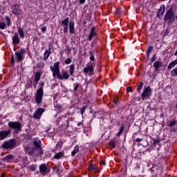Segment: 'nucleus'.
<instances>
[{"mask_svg":"<svg viewBox=\"0 0 177 177\" xmlns=\"http://www.w3.org/2000/svg\"><path fill=\"white\" fill-rule=\"evenodd\" d=\"M12 44L13 45H17L20 44V39L19 38V33L15 32L14 37H12Z\"/></svg>","mask_w":177,"mask_h":177,"instance_id":"nucleus-18","label":"nucleus"},{"mask_svg":"<svg viewBox=\"0 0 177 177\" xmlns=\"http://www.w3.org/2000/svg\"><path fill=\"white\" fill-rule=\"evenodd\" d=\"M45 113V109L42 108H38L36 112L33 115V118L35 120H39L41 118V115Z\"/></svg>","mask_w":177,"mask_h":177,"instance_id":"nucleus-9","label":"nucleus"},{"mask_svg":"<svg viewBox=\"0 0 177 177\" xmlns=\"http://www.w3.org/2000/svg\"><path fill=\"white\" fill-rule=\"evenodd\" d=\"M66 50H68L69 52L71 51V48L70 47V46H66Z\"/></svg>","mask_w":177,"mask_h":177,"instance_id":"nucleus-52","label":"nucleus"},{"mask_svg":"<svg viewBox=\"0 0 177 177\" xmlns=\"http://www.w3.org/2000/svg\"><path fill=\"white\" fill-rule=\"evenodd\" d=\"M41 80V72H36L35 75V82L36 83L39 82V80Z\"/></svg>","mask_w":177,"mask_h":177,"instance_id":"nucleus-21","label":"nucleus"},{"mask_svg":"<svg viewBox=\"0 0 177 177\" xmlns=\"http://www.w3.org/2000/svg\"><path fill=\"white\" fill-rule=\"evenodd\" d=\"M50 68L53 71V76L54 78H59L60 75V68L59 66V62L54 64V66H50Z\"/></svg>","mask_w":177,"mask_h":177,"instance_id":"nucleus-6","label":"nucleus"},{"mask_svg":"<svg viewBox=\"0 0 177 177\" xmlns=\"http://www.w3.org/2000/svg\"><path fill=\"white\" fill-rule=\"evenodd\" d=\"M50 48L45 51L44 60H48L49 56H50Z\"/></svg>","mask_w":177,"mask_h":177,"instance_id":"nucleus-23","label":"nucleus"},{"mask_svg":"<svg viewBox=\"0 0 177 177\" xmlns=\"http://www.w3.org/2000/svg\"><path fill=\"white\" fill-rule=\"evenodd\" d=\"M109 145H110L111 147H112V149H115V142L113 140H111L109 142Z\"/></svg>","mask_w":177,"mask_h":177,"instance_id":"nucleus-36","label":"nucleus"},{"mask_svg":"<svg viewBox=\"0 0 177 177\" xmlns=\"http://www.w3.org/2000/svg\"><path fill=\"white\" fill-rule=\"evenodd\" d=\"M93 171H95V172H99V169L97 167H94V169Z\"/></svg>","mask_w":177,"mask_h":177,"instance_id":"nucleus-51","label":"nucleus"},{"mask_svg":"<svg viewBox=\"0 0 177 177\" xmlns=\"http://www.w3.org/2000/svg\"><path fill=\"white\" fill-rule=\"evenodd\" d=\"M37 83H36V84H34V88H37Z\"/></svg>","mask_w":177,"mask_h":177,"instance_id":"nucleus-56","label":"nucleus"},{"mask_svg":"<svg viewBox=\"0 0 177 177\" xmlns=\"http://www.w3.org/2000/svg\"><path fill=\"white\" fill-rule=\"evenodd\" d=\"M124 129H125V126L122 125L117 136H121V135H122V132H124Z\"/></svg>","mask_w":177,"mask_h":177,"instance_id":"nucleus-29","label":"nucleus"},{"mask_svg":"<svg viewBox=\"0 0 177 177\" xmlns=\"http://www.w3.org/2000/svg\"><path fill=\"white\" fill-rule=\"evenodd\" d=\"M35 149H37V150H39L40 153H42V147L41 146V140H35L33 142Z\"/></svg>","mask_w":177,"mask_h":177,"instance_id":"nucleus-13","label":"nucleus"},{"mask_svg":"<svg viewBox=\"0 0 177 177\" xmlns=\"http://www.w3.org/2000/svg\"><path fill=\"white\" fill-rule=\"evenodd\" d=\"M66 122H67V124H68V120H66Z\"/></svg>","mask_w":177,"mask_h":177,"instance_id":"nucleus-58","label":"nucleus"},{"mask_svg":"<svg viewBox=\"0 0 177 177\" xmlns=\"http://www.w3.org/2000/svg\"><path fill=\"white\" fill-rule=\"evenodd\" d=\"M64 34H67V32H68V26H64Z\"/></svg>","mask_w":177,"mask_h":177,"instance_id":"nucleus-39","label":"nucleus"},{"mask_svg":"<svg viewBox=\"0 0 177 177\" xmlns=\"http://www.w3.org/2000/svg\"><path fill=\"white\" fill-rule=\"evenodd\" d=\"M74 21H70L69 22V30H70V34H74L75 32V28L74 27Z\"/></svg>","mask_w":177,"mask_h":177,"instance_id":"nucleus-19","label":"nucleus"},{"mask_svg":"<svg viewBox=\"0 0 177 177\" xmlns=\"http://www.w3.org/2000/svg\"><path fill=\"white\" fill-rule=\"evenodd\" d=\"M90 60H91V62H93L95 60V55L93 54V53L90 52Z\"/></svg>","mask_w":177,"mask_h":177,"instance_id":"nucleus-37","label":"nucleus"},{"mask_svg":"<svg viewBox=\"0 0 177 177\" xmlns=\"http://www.w3.org/2000/svg\"><path fill=\"white\" fill-rule=\"evenodd\" d=\"M113 103L115 106H118L120 104V100H118V97H115L113 100Z\"/></svg>","mask_w":177,"mask_h":177,"instance_id":"nucleus-33","label":"nucleus"},{"mask_svg":"<svg viewBox=\"0 0 177 177\" xmlns=\"http://www.w3.org/2000/svg\"><path fill=\"white\" fill-rule=\"evenodd\" d=\"M88 169H89V171H93V169H95V167L92 165H90L88 166Z\"/></svg>","mask_w":177,"mask_h":177,"instance_id":"nucleus-43","label":"nucleus"},{"mask_svg":"<svg viewBox=\"0 0 177 177\" xmlns=\"http://www.w3.org/2000/svg\"><path fill=\"white\" fill-rule=\"evenodd\" d=\"M82 125V122H80L77 123V127H81Z\"/></svg>","mask_w":177,"mask_h":177,"instance_id":"nucleus-54","label":"nucleus"},{"mask_svg":"<svg viewBox=\"0 0 177 177\" xmlns=\"http://www.w3.org/2000/svg\"><path fill=\"white\" fill-rule=\"evenodd\" d=\"M40 85L41 87L37 91L35 95L36 103L38 105L42 103V97H44V86L45 85V82H41Z\"/></svg>","mask_w":177,"mask_h":177,"instance_id":"nucleus-2","label":"nucleus"},{"mask_svg":"<svg viewBox=\"0 0 177 177\" xmlns=\"http://www.w3.org/2000/svg\"><path fill=\"white\" fill-rule=\"evenodd\" d=\"M11 64L12 66H14V64H15V55H11Z\"/></svg>","mask_w":177,"mask_h":177,"instance_id":"nucleus-41","label":"nucleus"},{"mask_svg":"<svg viewBox=\"0 0 177 177\" xmlns=\"http://www.w3.org/2000/svg\"><path fill=\"white\" fill-rule=\"evenodd\" d=\"M153 49H154V47H153V46H150L148 49H147V59H149V57H150V53H151V52H153Z\"/></svg>","mask_w":177,"mask_h":177,"instance_id":"nucleus-27","label":"nucleus"},{"mask_svg":"<svg viewBox=\"0 0 177 177\" xmlns=\"http://www.w3.org/2000/svg\"><path fill=\"white\" fill-rule=\"evenodd\" d=\"M86 0H79V2L81 3V5H84V3H85V1Z\"/></svg>","mask_w":177,"mask_h":177,"instance_id":"nucleus-48","label":"nucleus"},{"mask_svg":"<svg viewBox=\"0 0 177 177\" xmlns=\"http://www.w3.org/2000/svg\"><path fill=\"white\" fill-rule=\"evenodd\" d=\"M12 13L13 15H19L20 12H21V10H20V5L19 4H15L12 7Z\"/></svg>","mask_w":177,"mask_h":177,"instance_id":"nucleus-12","label":"nucleus"},{"mask_svg":"<svg viewBox=\"0 0 177 177\" xmlns=\"http://www.w3.org/2000/svg\"><path fill=\"white\" fill-rule=\"evenodd\" d=\"M8 127L11 129H15L17 132H21V123L20 122H8Z\"/></svg>","mask_w":177,"mask_h":177,"instance_id":"nucleus-7","label":"nucleus"},{"mask_svg":"<svg viewBox=\"0 0 177 177\" xmlns=\"http://www.w3.org/2000/svg\"><path fill=\"white\" fill-rule=\"evenodd\" d=\"M39 171L41 174H49V169L45 164H42L39 166Z\"/></svg>","mask_w":177,"mask_h":177,"instance_id":"nucleus-15","label":"nucleus"},{"mask_svg":"<svg viewBox=\"0 0 177 177\" xmlns=\"http://www.w3.org/2000/svg\"><path fill=\"white\" fill-rule=\"evenodd\" d=\"M78 151H80V147L76 146L73 151H72L71 154L73 156V157H74V156H75V154H77V153H78Z\"/></svg>","mask_w":177,"mask_h":177,"instance_id":"nucleus-26","label":"nucleus"},{"mask_svg":"<svg viewBox=\"0 0 177 177\" xmlns=\"http://www.w3.org/2000/svg\"><path fill=\"white\" fill-rule=\"evenodd\" d=\"M142 88H143V82H140L138 88H137V91L138 92H140V91H142Z\"/></svg>","mask_w":177,"mask_h":177,"instance_id":"nucleus-32","label":"nucleus"},{"mask_svg":"<svg viewBox=\"0 0 177 177\" xmlns=\"http://www.w3.org/2000/svg\"><path fill=\"white\" fill-rule=\"evenodd\" d=\"M127 92H132V88L131 86L127 87Z\"/></svg>","mask_w":177,"mask_h":177,"instance_id":"nucleus-47","label":"nucleus"},{"mask_svg":"<svg viewBox=\"0 0 177 177\" xmlns=\"http://www.w3.org/2000/svg\"><path fill=\"white\" fill-rule=\"evenodd\" d=\"M95 30H96V27L92 26L91 30L88 35V41H92V39L97 35V33L95 32Z\"/></svg>","mask_w":177,"mask_h":177,"instance_id":"nucleus-17","label":"nucleus"},{"mask_svg":"<svg viewBox=\"0 0 177 177\" xmlns=\"http://www.w3.org/2000/svg\"><path fill=\"white\" fill-rule=\"evenodd\" d=\"M62 157H63V152H59L55 156V158L56 160H59V158H62Z\"/></svg>","mask_w":177,"mask_h":177,"instance_id":"nucleus-30","label":"nucleus"},{"mask_svg":"<svg viewBox=\"0 0 177 177\" xmlns=\"http://www.w3.org/2000/svg\"><path fill=\"white\" fill-rule=\"evenodd\" d=\"M101 165H106V162L102 161L100 162Z\"/></svg>","mask_w":177,"mask_h":177,"instance_id":"nucleus-53","label":"nucleus"},{"mask_svg":"<svg viewBox=\"0 0 177 177\" xmlns=\"http://www.w3.org/2000/svg\"><path fill=\"white\" fill-rule=\"evenodd\" d=\"M68 23H70V18L66 17L62 21V26H68Z\"/></svg>","mask_w":177,"mask_h":177,"instance_id":"nucleus-25","label":"nucleus"},{"mask_svg":"<svg viewBox=\"0 0 177 177\" xmlns=\"http://www.w3.org/2000/svg\"><path fill=\"white\" fill-rule=\"evenodd\" d=\"M26 51L24 48H21L19 50L17 51L15 53V55L17 57V62L19 63V62H21L23 59H24V55H26Z\"/></svg>","mask_w":177,"mask_h":177,"instance_id":"nucleus-8","label":"nucleus"},{"mask_svg":"<svg viewBox=\"0 0 177 177\" xmlns=\"http://www.w3.org/2000/svg\"><path fill=\"white\" fill-rule=\"evenodd\" d=\"M155 61H156V55H154L152 57V58H151V62L153 63V62H155Z\"/></svg>","mask_w":177,"mask_h":177,"instance_id":"nucleus-46","label":"nucleus"},{"mask_svg":"<svg viewBox=\"0 0 177 177\" xmlns=\"http://www.w3.org/2000/svg\"><path fill=\"white\" fill-rule=\"evenodd\" d=\"M70 78V75L67 73V71H64L62 74H59L58 75V80H60L61 81H63V80H68Z\"/></svg>","mask_w":177,"mask_h":177,"instance_id":"nucleus-14","label":"nucleus"},{"mask_svg":"<svg viewBox=\"0 0 177 177\" xmlns=\"http://www.w3.org/2000/svg\"><path fill=\"white\" fill-rule=\"evenodd\" d=\"M176 124H177L176 120H172V121L168 124V127H172L176 126Z\"/></svg>","mask_w":177,"mask_h":177,"instance_id":"nucleus-34","label":"nucleus"},{"mask_svg":"<svg viewBox=\"0 0 177 177\" xmlns=\"http://www.w3.org/2000/svg\"><path fill=\"white\" fill-rule=\"evenodd\" d=\"M1 177H5V173H2L1 176Z\"/></svg>","mask_w":177,"mask_h":177,"instance_id":"nucleus-55","label":"nucleus"},{"mask_svg":"<svg viewBox=\"0 0 177 177\" xmlns=\"http://www.w3.org/2000/svg\"><path fill=\"white\" fill-rule=\"evenodd\" d=\"M57 174H58V172H59V168L58 169H57Z\"/></svg>","mask_w":177,"mask_h":177,"instance_id":"nucleus-57","label":"nucleus"},{"mask_svg":"<svg viewBox=\"0 0 177 177\" xmlns=\"http://www.w3.org/2000/svg\"><path fill=\"white\" fill-rule=\"evenodd\" d=\"M28 169H31L32 172H35V169H37V166L35 165H32L30 166H28Z\"/></svg>","mask_w":177,"mask_h":177,"instance_id":"nucleus-31","label":"nucleus"},{"mask_svg":"<svg viewBox=\"0 0 177 177\" xmlns=\"http://www.w3.org/2000/svg\"><path fill=\"white\" fill-rule=\"evenodd\" d=\"M160 143L159 140H153V145H158Z\"/></svg>","mask_w":177,"mask_h":177,"instance_id":"nucleus-44","label":"nucleus"},{"mask_svg":"<svg viewBox=\"0 0 177 177\" xmlns=\"http://www.w3.org/2000/svg\"><path fill=\"white\" fill-rule=\"evenodd\" d=\"M12 132V130L9 129L8 131H0V140H3V139H6L9 135H10V133Z\"/></svg>","mask_w":177,"mask_h":177,"instance_id":"nucleus-10","label":"nucleus"},{"mask_svg":"<svg viewBox=\"0 0 177 177\" xmlns=\"http://www.w3.org/2000/svg\"><path fill=\"white\" fill-rule=\"evenodd\" d=\"M25 151L28 156H35V157L44 154V151L41 152L39 151V149H37V148L32 147L30 150V147H26Z\"/></svg>","mask_w":177,"mask_h":177,"instance_id":"nucleus-3","label":"nucleus"},{"mask_svg":"<svg viewBox=\"0 0 177 177\" xmlns=\"http://www.w3.org/2000/svg\"><path fill=\"white\" fill-rule=\"evenodd\" d=\"M78 88H80V84H77L75 85V86L74 87V91H77L78 89Z\"/></svg>","mask_w":177,"mask_h":177,"instance_id":"nucleus-45","label":"nucleus"},{"mask_svg":"<svg viewBox=\"0 0 177 177\" xmlns=\"http://www.w3.org/2000/svg\"><path fill=\"white\" fill-rule=\"evenodd\" d=\"M2 160L6 161V162H12V161H13V155H8L4 157Z\"/></svg>","mask_w":177,"mask_h":177,"instance_id":"nucleus-20","label":"nucleus"},{"mask_svg":"<svg viewBox=\"0 0 177 177\" xmlns=\"http://www.w3.org/2000/svg\"><path fill=\"white\" fill-rule=\"evenodd\" d=\"M5 27H6V24L3 22L0 23V28L1 30H5Z\"/></svg>","mask_w":177,"mask_h":177,"instance_id":"nucleus-35","label":"nucleus"},{"mask_svg":"<svg viewBox=\"0 0 177 177\" xmlns=\"http://www.w3.org/2000/svg\"><path fill=\"white\" fill-rule=\"evenodd\" d=\"M6 20L7 21L8 26H10V18H9V17H6Z\"/></svg>","mask_w":177,"mask_h":177,"instance_id":"nucleus-40","label":"nucleus"},{"mask_svg":"<svg viewBox=\"0 0 177 177\" xmlns=\"http://www.w3.org/2000/svg\"><path fill=\"white\" fill-rule=\"evenodd\" d=\"M86 109H88V106H84V107H82L81 109H80V111H81V114H84V113H85V110H86Z\"/></svg>","mask_w":177,"mask_h":177,"instance_id":"nucleus-38","label":"nucleus"},{"mask_svg":"<svg viewBox=\"0 0 177 177\" xmlns=\"http://www.w3.org/2000/svg\"><path fill=\"white\" fill-rule=\"evenodd\" d=\"M70 74L72 77H74V71H75V65L72 64L69 66Z\"/></svg>","mask_w":177,"mask_h":177,"instance_id":"nucleus-22","label":"nucleus"},{"mask_svg":"<svg viewBox=\"0 0 177 177\" xmlns=\"http://www.w3.org/2000/svg\"><path fill=\"white\" fill-rule=\"evenodd\" d=\"M161 62H156L153 64V67H155V68H156V70H158L159 67H161Z\"/></svg>","mask_w":177,"mask_h":177,"instance_id":"nucleus-28","label":"nucleus"},{"mask_svg":"<svg viewBox=\"0 0 177 177\" xmlns=\"http://www.w3.org/2000/svg\"><path fill=\"white\" fill-rule=\"evenodd\" d=\"M142 140H143V139L142 138H137L135 140V142H142Z\"/></svg>","mask_w":177,"mask_h":177,"instance_id":"nucleus-49","label":"nucleus"},{"mask_svg":"<svg viewBox=\"0 0 177 177\" xmlns=\"http://www.w3.org/2000/svg\"><path fill=\"white\" fill-rule=\"evenodd\" d=\"M18 32L21 38H24V30L23 28L18 27Z\"/></svg>","mask_w":177,"mask_h":177,"instance_id":"nucleus-24","label":"nucleus"},{"mask_svg":"<svg viewBox=\"0 0 177 177\" xmlns=\"http://www.w3.org/2000/svg\"><path fill=\"white\" fill-rule=\"evenodd\" d=\"M70 63H71V59L70 58L66 59L65 61V64H70Z\"/></svg>","mask_w":177,"mask_h":177,"instance_id":"nucleus-42","label":"nucleus"},{"mask_svg":"<svg viewBox=\"0 0 177 177\" xmlns=\"http://www.w3.org/2000/svg\"><path fill=\"white\" fill-rule=\"evenodd\" d=\"M16 145H17V141L16 139H11L8 141L4 142L2 145L3 149H15L16 147Z\"/></svg>","mask_w":177,"mask_h":177,"instance_id":"nucleus-5","label":"nucleus"},{"mask_svg":"<svg viewBox=\"0 0 177 177\" xmlns=\"http://www.w3.org/2000/svg\"><path fill=\"white\" fill-rule=\"evenodd\" d=\"M41 31H42L43 32H45L46 31V27L43 26V27L41 28Z\"/></svg>","mask_w":177,"mask_h":177,"instance_id":"nucleus-50","label":"nucleus"},{"mask_svg":"<svg viewBox=\"0 0 177 177\" xmlns=\"http://www.w3.org/2000/svg\"><path fill=\"white\" fill-rule=\"evenodd\" d=\"M72 81H74V78H72Z\"/></svg>","mask_w":177,"mask_h":177,"instance_id":"nucleus-59","label":"nucleus"},{"mask_svg":"<svg viewBox=\"0 0 177 177\" xmlns=\"http://www.w3.org/2000/svg\"><path fill=\"white\" fill-rule=\"evenodd\" d=\"M151 95H153V90L150 86H148L144 89L141 95V97L142 100H146L147 99H150L151 97Z\"/></svg>","mask_w":177,"mask_h":177,"instance_id":"nucleus-4","label":"nucleus"},{"mask_svg":"<svg viewBox=\"0 0 177 177\" xmlns=\"http://www.w3.org/2000/svg\"><path fill=\"white\" fill-rule=\"evenodd\" d=\"M164 13H165V6L162 5V6H160V7L156 14V17L161 19V17H162V16H164Z\"/></svg>","mask_w":177,"mask_h":177,"instance_id":"nucleus-11","label":"nucleus"},{"mask_svg":"<svg viewBox=\"0 0 177 177\" xmlns=\"http://www.w3.org/2000/svg\"><path fill=\"white\" fill-rule=\"evenodd\" d=\"M93 70H95V68H93V65L91 64V66L84 68V73H85V74H88V73H90V74L92 75H93Z\"/></svg>","mask_w":177,"mask_h":177,"instance_id":"nucleus-16","label":"nucleus"},{"mask_svg":"<svg viewBox=\"0 0 177 177\" xmlns=\"http://www.w3.org/2000/svg\"><path fill=\"white\" fill-rule=\"evenodd\" d=\"M176 19V14L174 8H170L167 10L164 16V21L165 23H167V24H172L175 22Z\"/></svg>","mask_w":177,"mask_h":177,"instance_id":"nucleus-1","label":"nucleus"}]
</instances>
